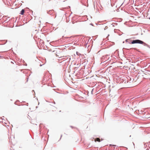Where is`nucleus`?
Wrapping results in <instances>:
<instances>
[{
	"mask_svg": "<svg viewBox=\"0 0 150 150\" xmlns=\"http://www.w3.org/2000/svg\"><path fill=\"white\" fill-rule=\"evenodd\" d=\"M131 43L132 44H143L145 46H146L148 48L150 49V45H148L147 44H146V43L142 41L139 40L137 39L133 40L132 41Z\"/></svg>",
	"mask_w": 150,
	"mask_h": 150,
	"instance_id": "f257e3e1",
	"label": "nucleus"
},
{
	"mask_svg": "<svg viewBox=\"0 0 150 150\" xmlns=\"http://www.w3.org/2000/svg\"><path fill=\"white\" fill-rule=\"evenodd\" d=\"M109 58L110 57H109L108 55H106L105 56H104L102 57L101 58V60L104 62L105 61L108 60L109 59Z\"/></svg>",
	"mask_w": 150,
	"mask_h": 150,
	"instance_id": "f03ea898",
	"label": "nucleus"
},
{
	"mask_svg": "<svg viewBox=\"0 0 150 150\" xmlns=\"http://www.w3.org/2000/svg\"><path fill=\"white\" fill-rule=\"evenodd\" d=\"M54 13V10H49L47 11V13L50 15H52Z\"/></svg>",
	"mask_w": 150,
	"mask_h": 150,
	"instance_id": "7ed1b4c3",
	"label": "nucleus"
},
{
	"mask_svg": "<svg viewBox=\"0 0 150 150\" xmlns=\"http://www.w3.org/2000/svg\"><path fill=\"white\" fill-rule=\"evenodd\" d=\"M25 10L24 9H22L21 11L20 14L22 15H23L24 13Z\"/></svg>",
	"mask_w": 150,
	"mask_h": 150,
	"instance_id": "20e7f679",
	"label": "nucleus"
},
{
	"mask_svg": "<svg viewBox=\"0 0 150 150\" xmlns=\"http://www.w3.org/2000/svg\"><path fill=\"white\" fill-rule=\"evenodd\" d=\"M95 142L97 141L98 142H100V139L99 138H97L96 139H95Z\"/></svg>",
	"mask_w": 150,
	"mask_h": 150,
	"instance_id": "39448f33",
	"label": "nucleus"
},
{
	"mask_svg": "<svg viewBox=\"0 0 150 150\" xmlns=\"http://www.w3.org/2000/svg\"><path fill=\"white\" fill-rule=\"evenodd\" d=\"M128 47L129 48V49H127V50H129V49H134V50H137V49L136 48H131V47Z\"/></svg>",
	"mask_w": 150,
	"mask_h": 150,
	"instance_id": "423d86ee",
	"label": "nucleus"
},
{
	"mask_svg": "<svg viewBox=\"0 0 150 150\" xmlns=\"http://www.w3.org/2000/svg\"><path fill=\"white\" fill-rule=\"evenodd\" d=\"M128 40H129V39H127L126 40H125V41H126V42H128V43H129V44H132V43H131L132 42H129V41H128Z\"/></svg>",
	"mask_w": 150,
	"mask_h": 150,
	"instance_id": "0eeeda50",
	"label": "nucleus"
},
{
	"mask_svg": "<svg viewBox=\"0 0 150 150\" xmlns=\"http://www.w3.org/2000/svg\"><path fill=\"white\" fill-rule=\"evenodd\" d=\"M72 37V36L70 37H64V38H65L66 39H67L68 38H71Z\"/></svg>",
	"mask_w": 150,
	"mask_h": 150,
	"instance_id": "6e6552de",
	"label": "nucleus"
},
{
	"mask_svg": "<svg viewBox=\"0 0 150 150\" xmlns=\"http://www.w3.org/2000/svg\"><path fill=\"white\" fill-rule=\"evenodd\" d=\"M110 146H115V147L116 146V145H111V144H110Z\"/></svg>",
	"mask_w": 150,
	"mask_h": 150,
	"instance_id": "1a4fd4ad",
	"label": "nucleus"
},
{
	"mask_svg": "<svg viewBox=\"0 0 150 150\" xmlns=\"http://www.w3.org/2000/svg\"><path fill=\"white\" fill-rule=\"evenodd\" d=\"M9 21V20H8V18H6V21H7V22H8Z\"/></svg>",
	"mask_w": 150,
	"mask_h": 150,
	"instance_id": "9d476101",
	"label": "nucleus"
},
{
	"mask_svg": "<svg viewBox=\"0 0 150 150\" xmlns=\"http://www.w3.org/2000/svg\"><path fill=\"white\" fill-rule=\"evenodd\" d=\"M93 89H93L92 90V91H91V94H93Z\"/></svg>",
	"mask_w": 150,
	"mask_h": 150,
	"instance_id": "9b49d317",
	"label": "nucleus"
},
{
	"mask_svg": "<svg viewBox=\"0 0 150 150\" xmlns=\"http://www.w3.org/2000/svg\"><path fill=\"white\" fill-rule=\"evenodd\" d=\"M114 24L115 25H117V23H114Z\"/></svg>",
	"mask_w": 150,
	"mask_h": 150,
	"instance_id": "f8f14e48",
	"label": "nucleus"
},
{
	"mask_svg": "<svg viewBox=\"0 0 150 150\" xmlns=\"http://www.w3.org/2000/svg\"><path fill=\"white\" fill-rule=\"evenodd\" d=\"M124 81V83H126V80H125H125H124V81Z\"/></svg>",
	"mask_w": 150,
	"mask_h": 150,
	"instance_id": "ddd939ff",
	"label": "nucleus"
},
{
	"mask_svg": "<svg viewBox=\"0 0 150 150\" xmlns=\"http://www.w3.org/2000/svg\"><path fill=\"white\" fill-rule=\"evenodd\" d=\"M90 25H91L92 26H93V24L92 23H90Z\"/></svg>",
	"mask_w": 150,
	"mask_h": 150,
	"instance_id": "4468645a",
	"label": "nucleus"
},
{
	"mask_svg": "<svg viewBox=\"0 0 150 150\" xmlns=\"http://www.w3.org/2000/svg\"><path fill=\"white\" fill-rule=\"evenodd\" d=\"M26 105L27 106H28V103H26Z\"/></svg>",
	"mask_w": 150,
	"mask_h": 150,
	"instance_id": "2eb2a0df",
	"label": "nucleus"
},
{
	"mask_svg": "<svg viewBox=\"0 0 150 150\" xmlns=\"http://www.w3.org/2000/svg\"><path fill=\"white\" fill-rule=\"evenodd\" d=\"M62 135H61V137H60V139H61V138L62 137Z\"/></svg>",
	"mask_w": 150,
	"mask_h": 150,
	"instance_id": "dca6fc26",
	"label": "nucleus"
},
{
	"mask_svg": "<svg viewBox=\"0 0 150 150\" xmlns=\"http://www.w3.org/2000/svg\"><path fill=\"white\" fill-rule=\"evenodd\" d=\"M70 127H71L73 128V127H72V126H70Z\"/></svg>",
	"mask_w": 150,
	"mask_h": 150,
	"instance_id": "f3484780",
	"label": "nucleus"
},
{
	"mask_svg": "<svg viewBox=\"0 0 150 150\" xmlns=\"http://www.w3.org/2000/svg\"><path fill=\"white\" fill-rule=\"evenodd\" d=\"M105 28H108V27H107V26H106V27H105Z\"/></svg>",
	"mask_w": 150,
	"mask_h": 150,
	"instance_id": "a211bd4d",
	"label": "nucleus"
},
{
	"mask_svg": "<svg viewBox=\"0 0 150 150\" xmlns=\"http://www.w3.org/2000/svg\"><path fill=\"white\" fill-rule=\"evenodd\" d=\"M112 26H115V25H112Z\"/></svg>",
	"mask_w": 150,
	"mask_h": 150,
	"instance_id": "6ab92c4d",
	"label": "nucleus"
},
{
	"mask_svg": "<svg viewBox=\"0 0 150 150\" xmlns=\"http://www.w3.org/2000/svg\"><path fill=\"white\" fill-rule=\"evenodd\" d=\"M42 66V65L41 64H40V66Z\"/></svg>",
	"mask_w": 150,
	"mask_h": 150,
	"instance_id": "aec40b11",
	"label": "nucleus"
},
{
	"mask_svg": "<svg viewBox=\"0 0 150 150\" xmlns=\"http://www.w3.org/2000/svg\"><path fill=\"white\" fill-rule=\"evenodd\" d=\"M149 19H150V17L149 18Z\"/></svg>",
	"mask_w": 150,
	"mask_h": 150,
	"instance_id": "412c9836",
	"label": "nucleus"
},
{
	"mask_svg": "<svg viewBox=\"0 0 150 150\" xmlns=\"http://www.w3.org/2000/svg\"><path fill=\"white\" fill-rule=\"evenodd\" d=\"M0 57H1V56H0Z\"/></svg>",
	"mask_w": 150,
	"mask_h": 150,
	"instance_id": "4be33fe9",
	"label": "nucleus"
}]
</instances>
